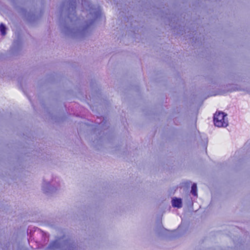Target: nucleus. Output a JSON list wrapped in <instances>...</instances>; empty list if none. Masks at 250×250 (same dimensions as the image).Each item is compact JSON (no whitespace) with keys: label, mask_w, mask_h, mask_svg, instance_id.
Returning a JSON list of instances; mask_svg holds the SVG:
<instances>
[{"label":"nucleus","mask_w":250,"mask_h":250,"mask_svg":"<svg viewBox=\"0 0 250 250\" xmlns=\"http://www.w3.org/2000/svg\"><path fill=\"white\" fill-rule=\"evenodd\" d=\"M214 125L217 127H226L228 125L227 115L223 112H217L214 115Z\"/></svg>","instance_id":"obj_1"},{"label":"nucleus","mask_w":250,"mask_h":250,"mask_svg":"<svg viewBox=\"0 0 250 250\" xmlns=\"http://www.w3.org/2000/svg\"><path fill=\"white\" fill-rule=\"evenodd\" d=\"M172 204L174 207L180 208L182 207V200L179 198H174L172 200Z\"/></svg>","instance_id":"obj_2"},{"label":"nucleus","mask_w":250,"mask_h":250,"mask_svg":"<svg viewBox=\"0 0 250 250\" xmlns=\"http://www.w3.org/2000/svg\"><path fill=\"white\" fill-rule=\"evenodd\" d=\"M191 192L192 193V194L194 195V196H196L197 195V186L195 184H194L192 185V187H191Z\"/></svg>","instance_id":"obj_3"},{"label":"nucleus","mask_w":250,"mask_h":250,"mask_svg":"<svg viewBox=\"0 0 250 250\" xmlns=\"http://www.w3.org/2000/svg\"><path fill=\"white\" fill-rule=\"evenodd\" d=\"M5 29H6V28L3 24H0V31L2 35H5Z\"/></svg>","instance_id":"obj_4"},{"label":"nucleus","mask_w":250,"mask_h":250,"mask_svg":"<svg viewBox=\"0 0 250 250\" xmlns=\"http://www.w3.org/2000/svg\"><path fill=\"white\" fill-rule=\"evenodd\" d=\"M49 185V183L48 182H45V183H43V186H42V188H43V190H44L45 192L48 191L47 189L46 188V187H48Z\"/></svg>","instance_id":"obj_5"}]
</instances>
